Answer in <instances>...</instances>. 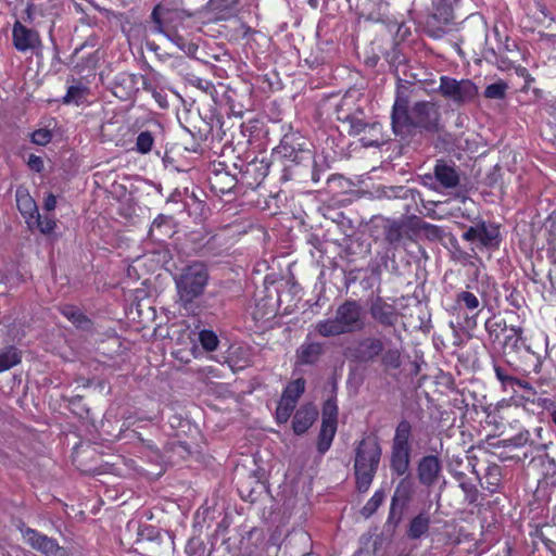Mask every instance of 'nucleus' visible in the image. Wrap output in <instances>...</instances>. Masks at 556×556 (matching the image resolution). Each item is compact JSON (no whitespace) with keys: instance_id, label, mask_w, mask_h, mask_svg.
<instances>
[{"instance_id":"1","label":"nucleus","mask_w":556,"mask_h":556,"mask_svg":"<svg viewBox=\"0 0 556 556\" xmlns=\"http://www.w3.org/2000/svg\"><path fill=\"white\" fill-rule=\"evenodd\" d=\"M441 113L437 103L417 101L409 106L408 96L397 90L391 111V126L396 136H408L416 131L435 134L441 129Z\"/></svg>"},{"instance_id":"2","label":"nucleus","mask_w":556,"mask_h":556,"mask_svg":"<svg viewBox=\"0 0 556 556\" xmlns=\"http://www.w3.org/2000/svg\"><path fill=\"white\" fill-rule=\"evenodd\" d=\"M282 131L279 144L271 152L281 173L280 181L302 179L314 165V152L305 147L304 138L291 125H283Z\"/></svg>"},{"instance_id":"3","label":"nucleus","mask_w":556,"mask_h":556,"mask_svg":"<svg viewBox=\"0 0 556 556\" xmlns=\"http://www.w3.org/2000/svg\"><path fill=\"white\" fill-rule=\"evenodd\" d=\"M382 455L379 440L374 434L365 435L355 445L354 477L358 492L369 490L371 482L378 471Z\"/></svg>"},{"instance_id":"4","label":"nucleus","mask_w":556,"mask_h":556,"mask_svg":"<svg viewBox=\"0 0 556 556\" xmlns=\"http://www.w3.org/2000/svg\"><path fill=\"white\" fill-rule=\"evenodd\" d=\"M208 269L203 262L194 261L186 265L175 277L180 301L190 304L202 295L208 283Z\"/></svg>"},{"instance_id":"5","label":"nucleus","mask_w":556,"mask_h":556,"mask_svg":"<svg viewBox=\"0 0 556 556\" xmlns=\"http://www.w3.org/2000/svg\"><path fill=\"white\" fill-rule=\"evenodd\" d=\"M501 224L478 218L473 225L469 226L462 235L464 241L473 244L472 251L495 252L503 242Z\"/></svg>"},{"instance_id":"6","label":"nucleus","mask_w":556,"mask_h":556,"mask_svg":"<svg viewBox=\"0 0 556 556\" xmlns=\"http://www.w3.org/2000/svg\"><path fill=\"white\" fill-rule=\"evenodd\" d=\"M459 0H431L425 31L433 39L442 38L455 25V5Z\"/></svg>"},{"instance_id":"7","label":"nucleus","mask_w":556,"mask_h":556,"mask_svg":"<svg viewBox=\"0 0 556 556\" xmlns=\"http://www.w3.org/2000/svg\"><path fill=\"white\" fill-rule=\"evenodd\" d=\"M412 425L402 419L395 429L392 446L390 468L393 473L402 477L407 473L412 455Z\"/></svg>"},{"instance_id":"8","label":"nucleus","mask_w":556,"mask_h":556,"mask_svg":"<svg viewBox=\"0 0 556 556\" xmlns=\"http://www.w3.org/2000/svg\"><path fill=\"white\" fill-rule=\"evenodd\" d=\"M166 134L161 122L154 117H149L141 122V157L151 154L156 164L163 161V154L166 153Z\"/></svg>"},{"instance_id":"9","label":"nucleus","mask_w":556,"mask_h":556,"mask_svg":"<svg viewBox=\"0 0 556 556\" xmlns=\"http://www.w3.org/2000/svg\"><path fill=\"white\" fill-rule=\"evenodd\" d=\"M438 92L447 101H452L457 106H463L472 102L478 96L477 85L468 78L456 79L454 77L442 75Z\"/></svg>"},{"instance_id":"10","label":"nucleus","mask_w":556,"mask_h":556,"mask_svg":"<svg viewBox=\"0 0 556 556\" xmlns=\"http://www.w3.org/2000/svg\"><path fill=\"white\" fill-rule=\"evenodd\" d=\"M339 407L337 403L336 388L330 396L323 403L321 426L318 434L317 450L325 454L331 446L338 429Z\"/></svg>"},{"instance_id":"11","label":"nucleus","mask_w":556,"mask_h":556,"mask_svg":"<svg viewBox=\"0 0 556 556\" xmlns=\"http://www.w3.org/2000/svg\"><path fill=\"white\" fill-rule=\"evenodd\" d=\"M364 96L356 89L348 90L336 105L337 119L348 125V128L361 126L362 118L366 116Z\"/></svg>"},{"instance_id":"12","label":"nucleus","mask_w":556,"mask_h":556,"mask_svg":"<svg viewBox=\"0 0 556 556\" xmlns=\"http://www.w3.org/2000/svg\"><path fill=\"white\" fill-rule=\"evenodd\" d=\"M345 333L362 331L365 327V314L359 301L348 299L336 309L334 314Z\"/></svg>"},{"instance_id":"13","label":"nucleus","mask_w":556,"mask_h":556,"mask_svg":"<svg viewBox=\"0 0 556 556\" xmlns=\"http://www.w3.org/2000/svg\"><path fill=\"white\" fill-rule=\"evenodd\" d=\"M544 429L542 427H535L533 430V434L527 430L522 429L517 434L508 438L498 440L496 443H492L493 447H513V448H521L525 446H529L532 452L542 453L547 450L548 444L543 440Z\"/></svg>"},{"instance_id":"14","label":"nucleus","mask_w":556,"mask_h":556,"mask_svg":"<svg viewBox=\"0 0 556 556\" xmlns=\"http://www.w3.org/2000/svg\"><path fill=\"white\" fill-rule=\"evenodd\" d=\"M141 71L144 72L141 74L142 91L154 101L157 108L166 109L168 106L166 79L150 67L144 68L142 63Z\"/></svg>"},{"instance_id":"15","label":"nucleus","mask_w":556,"mask_h":556,"mask_svg":"<svg viewBox=\"0 0 556 556\" xmlns=\"http://www.w3.org/2000/svg\"><path fill=\"white\" fill-rule=\"evenodd\" d=\"M271 167H278V164L274 163L273 159L271 161L266 159H254L253 161L249 162L240 172V178H238L240 187L255 190L262 185L264 179L269 174Z\"/></svg>"},{"instance_id":"16","label":"nucleus","mask_w":556,"mask_h":556,"mask_svg":"<svg viewBox=\"0 0 556 556\" xmlns=\"http://www.w3.org/2000/svg\"><path fill=\"white\" fill-rule=\"evenodd\" d=\"M383 352V342L379 338L368 337L349 346L346 357L355 363L368 364L377 359Z\"/></svg>"},{"instance_id":"17","label":"nucleus","mask_w":556,"mask_h":556,"mask_svg":"<svg viewBox=\"0 0 556 556\" xmlns=\"http://www.w3.org/2000/svg\"><path fill=\"white\" fill-rule=\"evenodd\" d=\"M21 533L25 542L34 549L40 552L45 556H66L67 552L60 546L56 540L38 532L37 530L22 527Z\"/></svg>"},{"instance_id":"18","label":"nucleus","mask_w":556,"mask_h":556,"mask_svg":"<svg viewBox=\"0 0 556 556\" xmlns=\"http://www.w3.org/2000/svg\"><path fill=\"white\" fill-rule=\"evenodd\" d=\"M147 458L148 467H141V478L153 481L165 472L164 459L161 451L150 441L141 438V460Z\"/></svg>"},{"instance_id":"19","label":"nucleus","mask_w":556,"mask_h":556,"mask_svg":"<svg viewBox=\"0 0 556 556\" xmlns=\"http://www.w3.org/2000/svg\"><path fill=\"white\" fill-rule=\"evenodd\" d=\"M208 184L216 195L228 194L236 188H240L239 179L228 170V166L224 162L213 164Z\"/></svg>"},{"instance_id":"20","label":"nucleus","mask_w":556,"mask_h":556,"mask_svg":"<svg viewBox=\"0 0 556 556\" xmlns=\"http://www.w3.org/2000/svg\"><path fill=\"white\" fill-rule=\"evenodd\" d=\"M452 311L465 314L467 325H477V317L482 311L478 296L469 290H460L455 294Z\"/></svg>"},{"instance_id":"21","label":"nucleus","mask_w":556,"mask_h":556,"mask_svg":"<svg viewBox=\"0 0 556 556\" xmlns=\"http://www.w3.org/2000/svg\"><path fill=\"white\" fill-rule=\"evenodd\" d=\"M348 132L350 136H359V141L364 147H379L384 142L382 125L368 119L367 115L362 118L361 126L348 128Z\"/></svg>"},{"instance_id":"22","label":"nucleus","mask_w":556,"mask_h":556,"mask_svg":"<svg viewBox=\"0 0 556 556\" xmlns=\"http://www.w3.org/2000/svg\"><path fill=\"white\" fill-rule=\"evenodd\" d=\"M370 317L384 328L394 327L399 320V312L394 304L388 303L383 298H375L369 305Z\"/></svg>"},{"instance_id":"23","label":"nucleus","mask_w":556,"mask_h":556,"mask_svg":"<svg viewBox=\"0 0 556 556\" xmlns=\"http://www.w3.org/2000/svg\"><path fill=\"white\" fill-rule=\"evenodd\" d=\"M442 472V464L438 456H422L417 464V478L421 485L433 486Z\"/></svg>"},{"instance_id":"24","label":"nucleus","mask_w":556,"mask_h":556,"mask_svg":"<svg viewBox=\"0 0 556 556\" xmlns=\"http://www.w3.org/2000/svg\"><path fill=\"white\" fill-rule=\"evenodd\" d=\"M12 39L15 49L20 52L35 50L41 46L39 34L16 21L12 29Z\"/></svg>"},{"instance_id":"25","label":"nucleus","mask_w":556,"mask_h":556,"mask_svg":"<svg viewBox=\"0 0 556 556\" xmlns=\"http://www.w3.org/2000/svg\"><path fill=\"white\" fill-rule=\"evenodd\" d=\"M184 128L190 134L192 137V141L189 144L185 146V150L192 153H203V143L212 136L213 126L202 118H198L195 123H192L189 126H184Z\"/></svg>"},{"instance_id":"26","label":"nucleus","mask_w":556,"mask_h":556,"mask_svg":"<svg viewBox=\"0 0 556 556\" xmlns=\"http://www.w3.org/2000/svg\"><path fill=\"white\" fill-rule=\"evenodd\" d=\"M386 241L393 248H397L405 239L413 240V229L404 219H388L383 227Z\"/></svg>"},{"instance_id":"27","label":"nucleus","mask_w":556,"mask_h":556,"mask_svg":"<svg viewBox=\"0 0 556 556\" xmlns=\"http://www.w3.org/2000/svg\"><path fill=\"white\" fill-rule=\"evenodd\" d=\"M325 354V344L305 340L295 352V364L299 366L317 365Z\"/></svg>"},{"instance_id":"28","label":"nucleus","mask_w":556,"mask_h":556,"mask_svg":"<svg viewBox=\"0 0 556 556\" xmlns=\"http://www.w3.org/2000/svg\"><path fill=\"white\" fill-rule=\"evenodd\" d=\"M542 356L534 352L529 344L526 346L525 351L517 356V363L514 370L523 376L540 374L542 370Z\"/></svg>"},{"instance_id":"29","label":"nucleus","mask_w":556,"mask_h":556,"mask_svg":"<svg viewBox=\"0 0 556 556\" xmlns=\"http://www.w3.org/2000/svg\"><path fill=\"white\" fill-rule=\"evenodd\" d=\"M493 371L495 378L501 383L502 390L504 392L510 391L513 395L518 394L522 389L523 383L527 381L525 379L518 378L511 372V369L498 363H493Z\"/></svg>"},{"instance_id":"30","label":"nucleus","mask_w":556,"mask_h":556,"mask_svg":"<svg viewBox=\"0 0 556 556\" xmlns=\"http://www.w3.org/2000/svg\"><path fill=\"white\" fill-rule=\"evenodd\" d=\"M174 218L172 216L160 214L152 222L148 231V237L154 242H165L174 235Z\"/></svg>"},{"instance_id":"31","label":"nucleus","mask_w":556,"mask_h":556,"mask_svg":"<svg viewBox=\"0 0 556 556\" xmlns=\"http://www.w3.org/2000/svg\"><path fill=\"white\" fill-rule=\"evenodd\" d=\"M318 416L317 409L313 405L301 406L292 419V429L295 434H304L315 422Z\"/></svg>"},{"instance_id":"32","label":"nucleus","mask_w":556,"mask_h":556,"mask_svg":"<svg viewBox=\"0 0 556 556\" xmlns=\"http://www.w3.org/2000/svg\"><path fill=\"white\" fill-rule=\"evenodd\" d=\"M434 176L437 181L446 189L455 188L459 184V175L456 168L443 161L435 164Z\"/></svg>"},{"instance_id":"33","label":"nucleus","mask_w":556,"mask_h":556,"mask_svg":"<svg viewBox=\"0 0 556 556\" xmlns=\"http://www.w3.org/2000/svg\"><path fill=\"white\" fill-rule=\"evenodd\" d=\"M178 16L179 12L177 10L165 8L162 3L156 4L151 13V18L160 31L172 29V22Z\"/></svg>"},{"instance_id":"34","label":"nucleus","mask_w":556,"mask_h":556,"mask_svg":"<svg viewBox=\"0 0 556 556\" xmlns=\"http://www.w3.org/2000/svg\"><path fill=\"white\" fill-rule=\"evenodd\" d=\"M480 485L489 493L498 492L502 484V468L497 464H489L484 470L483 477L479 478Z\"/></svg>"},{"instance_id":"35","label":"nucleus","mask_w":556,"mask_h":556,"mask_svg":"<svg viewBox=\"0 0 556 556\" xmlns=\"http://www.w3.org/2000/svg\"><path fill=\"white\" fill-rule=\"evenodd\" d=\"M430 523V515L425 510L420 511L409 521L406 529L407 538L410 540H418L422 538L428 533Z\"/></svg>"},{"instance_id":"36","label":"nucleus","mask_w":556,"mask_h":556,"mask_svg":"<svg viewBox=\"0 0 556 556\" xmlns=\"http://www.w3.org/2000/svg\"><path fill=\"white\" fill-rule=\"evenodd\" d=\"M16 205L21 214L26 219L27 225L31 226V220L38 213V207L34 199L26 190H16Z\"/></svg>"},{"instance_id":"37","label":"nucleus","mask_w":556,"mask_h":556,"mask_svg":"<svg viewBox=\"0 0 556 556\" xmlns=\"http://www.w3.org/2000/svg\"><path fill=\"white\" fill-rule=\"evenodd\" d=\"M521 393L516 395H511L510 401L516 403V406H526L527 404H538L540 406H545L547 399H542L538 396V391L529 382L526 381L523 383Z\"/></svg>"},{"instance_id":"38","label":"nucleus","mask_w":556,"mask_h":556,"mask_svg":"<svg viewBox=\"0 0 556 556\" xmlns=\"http://www.w3.org/2000/svg\"><path fill=\"white\" fill-rule=\"evenodd\" d=\"M484 329L489 339L495 343L501 339L502 333L508 329V326L505 318L494 314L485 320Z\"/></svg>"},{"instance_id":"39","label":"nucleus","mask_w":556,"mask_h":556,"mask_svg":"<svg viewBox=\"0 0 556 556\" xmlns=\"http://www.w3.org/2000/svg\"><path fill=\"white\" fill-rule=\"evenodd\" d=\"M315 330L319 336L325 338L345 334L336 315L333 318L317 321Z\"/></svg>"},{"instance_id":"40","label":"nucleus","mask_w":556,"mask_h":556,"mask_svg":"<svg viewBox=\"0 0 556 556\" xmlns=\"http://www.w3.org/2000/svg\"><path fill=\"white\" fill-rule=\"evenodd\" d=\"M306 381L304 378H298L290 381L283 389L281 399L296 404L301 395L305 391Z\"/></svg>"},{"instance_id":"41","label":"nucleus","mask_w":556,"mask_h":556,"mask_svg":"<svg viewBox=\"0 0 556 556\" xmlns=\"http://www.w3.org/2000/svg\"><path fill=\"white\" fill-rule=\"evenodd\" d=\"M380 356L381 364L386 369H399L402 365V353L397 348L383 350Z\"/></svg>"},{"instance_id":"42","label":"nucleus","mask_w":556,"mask_h":556,"mask_svg":"<svg viewBox=\"0 0 556 556\" xmlns=\"http://www.w3.org/2000/svg\"><path fill=\"white\" fill-rule=\"evenodd\" d=\"M21 362L20 352L13 348H7L0 352V372L7 371Z\"/></svg>"},{"instance_id":"43","label":"nucleus","mask_w":556,"mask_h":556,"mask_svg":"<svg viewBox=\"0 0 556 556\" xmlns=\"http://www.w3.org/2000/svg\"><path fill=\"white\" fill-rule=\"evenodd\" d=\"M62 314L79 328L86 329L89 326V319L75 306H64Z\"/></svg>"},{"instance_id":"44","label":"nucleus","mask_w":556,"mask_h":556,"mask_svg":"<svg viewBox=\"0 0 556 556\" xmlns=\"http://www.w3.org/2000/svg\"><path fill=\"white\" fill-rule=\"evenodd\" d=\"M508 85L504 80L490 84L485 87L483 96L486 99L502 100L506 97Z\"/></svg>"},{"instance_id":"45","label":"nucleus","mask_w":556,"mask_h":556,"mask_svg":"<svg viewBox=\"0 0 556 556\" xmlns=\"http://www.w3.org/2000/svg\"><path fill=\"white\" fill-rule=\"evenodd\" d=\"M30 228H38V230L43 235H50L54 231L56 227V222L49 216L41 217L39 212L36 214V216L31 220Z\"/></svg>"},{"instance_id":"46","label":"nucleus","mask_w":556,"mask_h":556,"mask_svg":"<svg viewBox=\"0 0 556 556\" xmlns=\"http://www.w3.org/2000/svg\"><path fill=\"white\" fill-rule=\"evenodd\" d=\"M384 501V493L381 490H377L374 495L363 506L361 513L364 517L368 518L374 515Z\"/></svg>"},{"instance_id":"47","label":"nucleus","mask_w":556,"mask_h":556,"mask_svg":"<svg viewBox=\"0 0 556 556\" xmlns=\"http://www.w3.org/2000/svg\"><path fill=\"white\" fill-rule=\"evenodd\" d=\"M87 94V88L81 85H74L68 87L66 94L63 98V102L66 104H79Z\"/></svg>"},{"instance_id":"48","label":"nucleus","mask_w":556,"mask_h":556,"mask_svg":"<svg viewBox=\"0 0 556 556\" xmlns=\"http://www.w3.org/2000/svg\"><path fill=\"white\" fill-rule=\"evenodd\" d=\"M199 340L202 348L207 352H213L217 349L219 340L213 330L203 329L199 333Z\"/></svg>"},{"instance_id":"49","label":"nucleus","mask_w":556,"mask_h":556,"mask_svg":"<svg viewBox=\"0 0 556 556\" xmlns=\"http://www.w3.org/2000/svg\"><path fill=\"white\" fill-rule=\"evenodd\" d=\"M296 404H293L287 400L280 399L276 407V420L278 424H285L291 417Z\"/></svg>"},{"instance_id":"50","label":"nucleus","mask_w":556,"mask_h":556,"mask_svg":"<svg viewBox=\"0 0 556 556\" xmlns=\"http://www.w3.org/2000/svg\"><path fill=\"white\" fill-rule=\"evenodd\" d=\"M144 407L147 408V412L144 414H141V421L142 420H149V421H159L161 418V403L153 400L148 399L144 402Z\"/></svg>"},{"instance_id":"51","label":"nucleus","mask_w":556,"mask_h":556,"mask_svg":"<svg viewBox=\"0 0 556 556\" xmlns=\"http://www.w3.org/2000/svg\"><path fill=\"white\" fill-rule=\"evenodd\" d=\"M502 345L504 349H508L509 352L518 356L529 344L527 343V340H519L518 338L505 336Z\"/></svg>"},{"instance_id":"52","label":"nucleus","mask_w":556,"mask_h":556,"mask_svg":"<svg viewBox=\"0 0 556 556\" xmlns=\"http://www.w3.org/2000/svg\"><path fill=\"white\" fill-rule=\"evenodd\" d=\"M239 4V0H210L213 11L218 13H231Z\"/></svg>"},{"instance_id":"53","label":"nucleus","mask_w":556,"mask_h":556,"mask_svg":"<svg viewBox=\"0 0 556 556\" xmlns=\"http://www.w3.org/2000/svg\"><path fill=\"white\" fill-rule=\"evenodd\" d=\"M506 301L516 311H520L526 304L522 293L517 288H510L509 293L506 294Z\"/></svg>"},{"instance_id":"54","label":"nucleus","mask_w":556,"mask_h":556,"mask_svg":"<svg viewBox=\"0 0 556 556\" xmlns=\"http://www.w3.org/2000/svg\"><path fill=\"white\" fill-rule=\"evenodd\" d=\"M190 199L192 200V204L188 202L185 204V207L188 208L189 215L202 217L206 210V203L204 201L198 200L194 194H192Z\"/></svg>"},{"instance_id":"55","label":"nucleus","mask_w":556,"mask_h":556,"mask_svg":"<svg viewBox=\"0 0 556 556\" xmlns=\"http://www.w3.org/2000/svg\"><path fill=\"white\" fill-rule=\"evenodd\" d=\"M30 139L35 144L46 146L52 140V132L47 128H40L31 134Z\"/></svg>"},{"instance_id":"56","label":"nucleus","mask_w":556,"mask_h":556,"mask_svg":"<svg viewBox=\"0 0 556 556\" xmlns=\"http://www.w3.org/2000/svg\"><path fill=\"white\" fill-rule=\"evenodd\" d=\"M190 84L212 97L216 92L215 85L208 79L193 77L190 79Z\"/></svg>"},{"instance_id":"57","label":"nucleus","mask_w":556,"mask_h":556,"mask_svg":"<svg viewBox=\"0 0 556 556\" xmlns=\"http://www.w3.org/2000/svg\"><path fill=\"white\" fill-rule=\"evenodd\" d=\"M466 475L464 472H459L457 479L459 480V486L466 494V496L473 502L477 497V489L475 484L469 481H465Z\"/></svg>"},{"instance_id":"58","label":"nucleus","mask_w":556,"mask_h":556,"mask_svg":"<svg viewBox=\"0 0 556 556\" xmlns=\"http://www.w3.org/2000/svg\"><path fill=\"white\" fill-rule=\"evenodd\" d=\"M530 527L532 529L530 530L529 535L533 540L534 544H535V540H540L543 544H545V542H547L546 540H549V538L544 532V528L548 527V525H543V526H539V525L531 526L530 525Z\"/></svg>"},{"instance_id":"59","label":"nucleus","mask_w":556,"mask_h":556,"mask_svg":"<svg viewBox=\"0 0 556 556\" xmlns=\"http://www.w3.org/2000/svg\"><path fill=\"white\" fill-rule=\"evenodd\" d=\"M238 492H239L240 497L243 501H245V502L254 503L256 501V496H255L254 490L253 489H249L244 484H241L238 488Z\"/></svg>"},{"instance_id":"60","label":"nucleus","mask_w":556,"mask_h":556,"mask_svg":"<svg viewBox=\"0 0 556 556\" xmlns=\"http://www.w3.org/2000/svg\"><path fill=\"white\" fill-rule=\"evenodd\" d=\"M27 165L28 167L36 172V173H40L42 172L43 169V161L40 156H37L35 154H30L29 157H28V161H27Z\"/></svg>"},{"instance_id":"61","label":"nucleus","mask_w":556,"mask_h":556,"mask_svg":"<svg viewBox=\"0 0 556 556\" xmlns=\"http://www.w3.org/2000/svg\"><path fill=\"white\" fill-rule=\"evenodd\" d=\"M511 409V405L509 403H503L497 407V417L501 420V424L509 422V412Z\"/></svg>"},{"instance_id":"62","label":"nucleus","mask_w":556,"mask_h":556,"mask_svg":"<svg viewBox=\"0 0 556 556\" xmlns=\"http://www.w3.org/2000/svg\"><path fill=\"white\" fill-rule=\"evenodd\" d=\"M387 60L389 61L390 65H395L404 62L405 58L403 54L400 53L396 47H394L392 49V52L387 54Z\"/></svg>"},{"instance_id":"63","label":"nucleus","mask_w":556,"mask_h":556,"mask_svg":"<svg viewBox=\"0 0 556 556\" xmlns=\"http://www.w3.org/2000/svg\"><path fill=\"white\" fill-rule=\"evenodd\" d=\"M510 333L508 336L513 337V338H518L519 340H527L526 336H525V329L523 327L521 326H517V325H510L508 327Z\"/></svg>"},{"instance_id":"64","label":"nucleus","mask_w":556,"mask_h":556,"mask_svg":"<svg viewBox=\"0 0 556 556\" xmlns=\"http://www.w3.org/2000/svg\"><path fill=\"white\" fill-rule=\"evenodd\" d=\"M56 206V198L53 194H49L45 199L43 207L47 211H53Z\"/></svg>"}]
</instances>
